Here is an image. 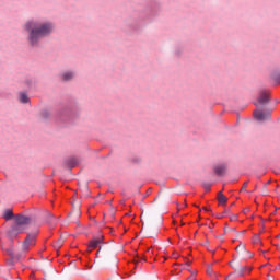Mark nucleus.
Listing matches in <instances>:
<instances>
[{
	"label": "nucleus",
	"instance_id": "b1692460",
	"mask_svg": "<svg viewBox=\"0 0 280 280\" xmlns=\"http://www.w3.org/2000/svg\"><path fill=\"white\" fill-rule=\"evenodd\" d=\"M51 218H54V214L48 213L47 222H51Z\"/></svg>",
	"mask_w": 280,
	"mask_h": 280
},
{
	"label": "nucleus",
	"instance_id": "c85d7f7f",
	"mask_svg": "<svg viewBox=\"0 0 280 280\" xmlns=\"http://www.w3.org/2000/svg\"><path fill=\"white\" fill-rule=\"evenodd\" d=\"M203 211H209V209L208 208H203Z\"/></svg>",
	"mask_w": 280,
	"mask_h": 280
},
{
	"label": "nucleus",
	"instance_id": "bb28decb",
	"mask_svg": "<svg viewBox=\"0 0 280 280\" xmlns=\"http://www.w3.org/2000/svg\"><path fill=\"white\" fill-rule=\"evenodd\" d=\"M102 253V248H100L98 250H97V255H100Z\"/></svg>",
	"mask_w": 280,
	"mask_h": 280
},
{
	"label": "nucleus",
	"instance_id": "6e6552de",
	"mask_svg": "<svg viewBox=\"0 0 280 280\" xmlns=\"http://www.w3.org/2000/svg\"><path fill=\"white\" fill-rule=\"evenodd\" d=\"M268 95H269L268 92H261L258 97L259 104H268V102H269Z\"/></svg>",
	"mask_w": 280,
	"mask_h": 280
},
{
	"label": "nucleus",
	"instance_id": "6ab92c4d",
	"mask_svg": "<svg viewBox=\"0 0 280 280\" xmlns=\"http://www.w3.org/2000/svg\"><path fill=\"white\" fill-rule=\"evenodd\" d=\"M207 275H213V267L209 266L207 268Z\"/></svg>",
	"mask_w": 280,
	"mask_h": 280
},
{
	"label": "nucleus",
	"instance_id": "7ed1b4c3",
	"mask_svg": "<svg viewBox=\"0 0 280 280\" xmlns=\"http://www.w3.org/2000/svg\"><path fill=\"white\" fill-rule=\"evenodd\" d=\"M38 235V232L28 233L26 238L22 243V252L28 253L30 246H34V242H36V237Z\"/></svg>",
	"mask_w": 280,
	"mask_h": 280
},
{
	"label": "nucleus",
	"instance_id": "9b49d317",
	"mask_svg": "<svg viewBox=\"0 0 280 280\" xmlns=\"http://www.w3.org/2000/svg\"><path fill=\"white\" fill-rule=\"evenodd\" d=\"M20 102L21 104H28L30 103V96L25 93H20Z\"/></svg>",
	"mask_w": 280,
	"mask_h": 280
},
{
	"label": "nucleus",
	"instance_id": "4be33fe9",
	"mask_svg": "<svg viewBox=\"0 0 280 280\" xmlns=\"http://www.w3.org/2000/svg\"><path fill=\"white\" fill-rule=\"evenodd\" d=\"M230 220H231V222L237 220V214H233L232 217H230Z\"/></svg>",
	"mask_w": 280,
	"mask_h": 280
},
{
	"label": "nucleus",
	"instance_id": "423d86ee",
	"mask_svg": "<svg viewBox=\"0 0 280 280\" xmlns=\"http://www.w3.org/2000/svg\"><path fill=\"white\" fill-rule=\"evenodd\" d=\"M102 258H103V261H105V264H108V261H113L114 264H117V257H115V254H112L110 252L104 253Z\"/></svg>",
	"mask_w": 280,
	"mask_h": 280
},
{
	"label": "nucleus",
	"instance_id": "a878e982",
	"mask_svg": "<svg viewBox=\"0 0 280 280\" xmlns=\"http://www.w3.org/2000/svg\"><path fill=\"white\" fill-rule=\"evenodd\" d=\"M231 211V209L230 208H228L226 210H225V213H229Z\"/></svg>",
	"mask_w": 280,
	"mask_h": 280
},
{
	"label": "nucleus",
	"instance_id": "39448f33",
	"mask_svg": "<svg viewBox=\"0 0 280 280\" xmlns=\"http://www.w3.org/2000/svg\"><path fill=\"white\" fill-rule=\"evenodd\" d=\"M104 236H96L92 241H90L88 250L89 253H92V250H95L100 246V244L103 242Z\"/></svg>",
	"mask_w": 280,
	"mask_h": 280
},
{
	"label": "nucleus",
	"instance_id": "dca6fc26",
	"mask_svg": "<svg viewBox=\"0 0 280 280\" xmlns=\"http://www.w3.org/2000/svg\"><path fill=\"white\" fill-rule=\"evenodd\" d=\"M236 253H246V247L244 245H238L236 248H235Z\"/></svg>",
	"mask_w": 280,
	"mask_h": 280
},
{
	"label": "nucleus",
	"instance_id": "5701e85b",
	"mask_svg": "<svg viewBox=\"0 0 280 280\" xmlns=\"http://www.w3.org/2000/svg\"><path fill=\"white\" fill-rule=\"evenodd\" d=\"M187 280H196V273H191L189 278H187Z\"/></svg>",
	"mask_w": 280,
	"mask_h": 280
},
{
	"label": "nucleus",
	"instance_id": "ddd939ff",
	"mask_svg": "<svg viewBox=\"0 0 280 280\" xmlns=\"http://www.w3.org/2000/svg\"><path fill=\"white\" fill-rule=\"evenodd\" d=\"M73 72H65L62 78L65 80V82H69V80H73Z\"/></svg>",
	"mask_w": 280,
	"mask_h": 280
},
{
	"label": "nucleus",
	"instance_id": "1a4fd4ad",
	"mask_svg": "<svg viewBox=\"0 0 280 280\" xmlns=\"http://www.w3.org/2000/svg\"><path fill=\"white\" fill-rule=\"evenodd\" d=\"M229 198H226V196H224V194H222V191L218 192V201L220 202V205H226Z\"/></svg>",
	"mask_w": 280,
	"mask_h": 280
},
{
	"label": "nucleus",
	"instance_id": "2eb2a0df",
	"mask_svg": "<svg viewBox=\"0 0 280 280\" xmlns=\"http://www.w3.org/2000/svg\"><path fill=\"white\" fill-rule=\"evenodd\" d=\"M50 116H51V113L49 110L42 112L43 119H48V117H50Z\"/></svg>",
	"mask_w": 280,
	"mask_h": 280
},
{
	"label": "nucleus",
	"instance_id": "9d476101",
	"mask_svg": "<svg viewBox=\"0 0 280 280\" xmlns=\"http://www.w3.org/2000/svg\"><path fill=\"white\" fill-rule=\"evenodd\" d=\"M67 165L70 167V170H73V167H75L78 165V159L75 158H70L67 161Z\"/></svg>",
	"mask_w": 280,
	"mask_h": 280
},
{
	"label": "nucleus",
	"instance_id": "20e7f679",
	"mask_svg": "<svg viewBox=\"0 0 280 280\" xmlns=\"http://www.w3.org/2000/svg\"><path fill=\"white\" fill-rule=\"evenodd\" d=\"M270 115H272L271 110H261V109H256L254 110V117L257 119V121H266L267 119H270Z\"/></svg>",
	"mask_w": 280,
	"mask_h": 280
},
{
	"label": "nucleus",
	"instance_id": "f8f14e48",
	"mask_svg": "<svg viewBox=\"0 0 280 280\" xmlns=\"http://www.w3.org/2000/svg\"><path fill=\"white\" fill-rule=\"evenodd\" d=\"M4 220H12V218H14V213L12 212V210H5L4 214H3Z\"/></svg>",
	"mask_w": 280,
	"mask_h": 280
},
{
	"label": "nucleus",
	"instance_id": "393cba45",
	"mask_svg": "<svg viewBox=\"0 0 280 280\" xmlns=\"http://www.w3.org/2000/svg\"><path fill=\"white\" fill-rule=\"evenodd\" d=\"M248 211H250V209H248V208H247V209H244V210H243V213H248Z\"/></svg>",
	"mask_w": 280,
	"mask_h": 280
},
{
	"label": "nucleus",
	"instance_id": "aec40b11",
	"mask_svg": "<svg viewBox=\"0 0 280 280\" xmlns=\"http://www.w3.org/2000/svg\"><path fill=\"white\" fill-rule=\"evenodd\" d=\"M246 187H248V183L245 182L241 188V191H246Z\"/></svg>",
	"mask_w": 280,
	"mask_h": 280
},
{
	"label": "nucleus",
	"instance_id": "412c9836",
	"mask_svg": "<svg viewBox=\"0 0 280 280\" xmlns=\"http://www.w3.org/2000/svg\"><path fill=\"white\" fill-rule=\"evenodd\" d=\"M205 189H206V191H210V190H211V185L206 184V185H205Z\"/></svg>",
	"mask_w": 280,
	"mask_h": 280
},
{
	"label": "nucleus",
	"instance_id": "0eeeda50",
	"mask_svg": "<svg viewBox=\"0 0 280 280\" xmlns=\"http://www.w3.org/2000/svg\"><path fill=\"white\" fill-rule=\"evenodd\" d=\"M225 173H226V165L221 164V165L214 166V174H217V176H224Z\"/></svg>",
	"mask_w": 280,
	"mask_h": 280
},
{
	"label": "nucleus",
	"instance_id": "f03ea898",
	"mask_svg": "<svg viewBox=\"0 0 280 280\" xmlns=\"http://www.w3.org/2000/svg\"><path fill=\"white\" fill-rule=\"evenodd\" d=\"M30 224V218L23 214H18L14 219V224L7 231V235L11 240H16Z\"/></svg>",
	"mask_w": 280,
	"mask_h": 280
},
{
	"label": "nucleus",
	"instance_id": "a211bd4d",
	"mask_svg": "<svg viewBox=\"0 0 280 280\" xmlns=\"http://www.w3.org/2000/svg\"><path fill=\"white\" fill-rule=\"evenodd\" d=\"M254 244H259L261 240L259 238V235H255L253 238Z\"/></svg>",
	"mask_w": 280,
	"mask_h": 280
},
{
	"label": "nucleus",
	"instance_id": "4468645a",
	"mask_svg": "<svg viewBox=\"0 0 280 280\" xmlns=\"http://www.w3.org/2000/svg\"><path fill=\"white\" fill-rule=\"evenodd\" d=\"M62 244H65V240H62V238L58 240L55 244V248H57L59 250V248L62 247Z\"/></svg>",
	"mask_w": 280,
	"mask_h": 280
},
{
	"label": "nucleus",
	"instance_id": "f257e3e1",
	"mask_svg": "<svg viewBox=\"0 0 280 280\" xmlns=\"http://www.w3.org/2000/svg\"><path fill=\"white\" fill-rule=\"evenodd\" d=\"M25 30L28 32L30 45L34 47L38 45L40 38H45L54 32V24L31 21L25 24Z\"/></svg>",
	"mask_w": 280,
	"mask_h": 280
},
{
	"label": "nucleus",
	"instance_id": "cd10ccee",
	"mask_svg": "<svg viewBox=\"0 0 280 280\" xmlns=\"http://www.w3.org/2000/svg\"><path fill=\"white\" fill-rule=\"evenodd\" d=\"M241 233H242V235H245V234H246V231L244 230V231H242Z\"/></svg>",
	"mask_w": 280,
	"mask_h": 280
},
{
	"label": "nucleus",
	"instance_id": "f3484780",
	"mask_svg": "<svg viewBox=\"0 0 280 280\" xmlns=\"http://www.w3.org/2000/svg\"><path fill=\"white\" fill-rule=\"evenodd\" d=\"M247 268L246 267H241L238 270L240 277H244V272H246Z\"/></svg>",
	"mask_w": 280,
	"mask_h": 280
},
{
	"label": "nucleus",
	"instance_id": "c756f323",
	"mask_svg": "<svg viewBox=\"0 0 280 280\" xmlns=\"http://www.w3.org/2000/svg\"><path fill=\"white\" fill-rule=\"evenodd\" d=\"M249 257H253V254H249Z\"/></svg>",
	"mask_w": 280,
	"mask_h": 280
}]
</instances>
